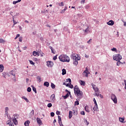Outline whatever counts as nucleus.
I'll return each mask as SVG.
<instances>
[{"label":"nucleus","instance_id":"nucleus-59","mask_svg":"<svg viewBox=\"0 0 126 126\" xmlns=\"http://www.w3.org/2000/svg\"><path fill=\"white\" fill-rule=\"evenodd\" d=\"M65 92H68L69 94H70V92L68 91L67 90H65Z\"/></svg>","mask_w":126,"mask_h":126},{"label":"nucleus","instance_id":"nucleus-42","mask_svg":"<svg viewBox=\"0 0 126 126\" xmlns=\"http://www.w3.org/2000/svg\"><path fill=\"white\" fill-rule=\"evenodd\" d=\"M13 22L14 23V25H15V24H17V22L14 20V18H13Z\"/></svg>","mask_w":126,"mask_h":126},{"label":"nucleus","instance_id":"nucleus-15","mask_svg":"<svg viewBox=\"0 0 126 126\" xmlns=\"http://www.w3.org/2000/svg\"><path fill=\"white\" fill-rule=\"evenodd\" d=\"M3 69H4V67L3 64H0V72H2L3 71Z\"/></svg>","mask_w":126,"mask_h":126},{"label":"nucleus","instance_id":"nucleus-20","mask_svg":"<svg viewBox=\"0 0 126 126\" xmlns=\"http://www.w3.org/2000/svg\"><path fill=\"white\" fill-rule=\"evenodd\" d=\"M32 55H33V56H34V57H36V56H39V53H37V52H36V51H33Z\"/></svg>","mask_w":126,"mask_h":126},{"label":"nucleus","instance_id":"nucleus-35","mask_svg":"<svg viewBox=\"0 0 126 126\" xmlns=\"http://www.w3.org/2000/svg\"><path fill=\"white\" fill-rule=\"evenodd\" d=\"M5 42V40H4V39H0V43H4Z\"/></svg>","mask_w":126,"mask_h":126},{"label":"nucleus","instance_id":"nucleus-33","mask_svg":"<svg viewBox=\"0 0 126 126\" xmlns=\"http://www.w3.org/2000/svg\"><path fill=\"white\" fill-rule=\"evenodd\" d=\"M37 81H38V82H41V77L40 76H37Z\"/></svg>","mask_w":126,"mask_h":126},{"label":"nucleus","instance_id":"nucleus-13","mask_svg":"<svg viewBox=\"0 0 126 126\" xmlns=\"http://www.w3.org/2000/svg\"><path fill=\"white\" fill-rule=\"evenodd\" d=\"M73 115L75 116L77 115L78 112H77V108H74L73 109Z\"/></svg>","mask_w":126,"mask_h":126},{"label":"nucleus","instance_id":"nucleus-1","mask_svg":"<svg viewBox=\"0 0 126 126\" xmlns=\"http://www.w3.org/2000/svg\"><path fill=\"white\" fill-rule=\"evenodd\" d=\"M74 92L75 93V95H76L77 97H78V100L80 101L79 99H81V98H82V96H83V92L80 91V89H79L77 86H75L74 87Z\"/></svg>","mask_w":126,"mask_h":126},{"label":"nucleus","instance_id":"nucleus-24","mask_svg":"<svg viewBox=\"0 0 126 126\" xmlns=\"http://www.w3.org/2000/svg\"><path fill=\"white\" fill-rule=\"evenodd\" d=\"M21 1V0H18L17 1H14L13 2V4H16V3H18V2H20Z\"/></svg>","mask_w":126,"mask_h":126},{"label":"nucleus","instance_id":"nucleus-26","mask_svg":"<svg viewBox=\"0 0 126 126\" xmlns=\"http://www.w3.org/2000/svg\"><path fill=\"white\" fill-rule=\"evenodd\" d=\"M50 49H51L52 53H53V54H56V50H55L54 49H53V47H50Z\"/></svg>","mask_w":126,"mask_h":126},{"label":"nucleus","instance_id":"nucleus-34","mask_svg":"<svg viewBox=\"0 0 126 126\" xmlns=\"http://www.w3.org/2000/svg\"><path fill=\"white\" fill-rule=\"evenodd\" d=\"M8 110V107L5 108V113L6 115H7L8 114V112H7V110Z\"/></svg>","mask_w":126,"mask_h":126},{"label":"nucleus","instance_id":"nucleus-50","mask_svg":"<svg viewBox=\"0 0 126 126\" xmlns=\"http://www.w3.org/2000/svg\"><path fill=\"white\" fill-rule=\"evenodd\" d=\"M95 96H96L97 97H99V96H100V94L98 93H95Z\"/></svg>","mask_w":126,"mask_h":126},{"label":"nucleus","instance_id":"nucleus-51","mask_svg":"<svg viewBox=\"0 0 126 126\" xmlns=\"http://www.w3.org/2000/svg\"><path fill=\"white\" fill-rule=\"evenodd\" d=\"M56 114L58 115V116H59V115H61V112H60V111H57L56 112Z\"/></svg>","mask_w":126,"mask_h":126},{"label":"nucleus","instance_id":"nucleus-14","mask_svg":"<svg viewBox=\"0 0 126 126\" xmlns=\"http://www.w3.org/2000/svg\"><path fill=\"white\" fill-rule=\"evenodd\" d=\"M79 83L81 85H82V86H85V81H83V80H80L79 81Z\"/></svg>","mask_w":126,"mask_h":126},{"label":"nucleus","instance_id":"nucleus-9","mask_svg":"<svg viewBox=\"0 0 126 126\" xmlns=\"http://www.w3.org/2000/svg\"><path fill=\"white\" fill-rule=\"evenodd\" d=\"M36 122L38 125L40 126H41V125H43V123H42V120H41V119L39 118H37L36 119Z\"/></svg>","mask_w":126,"mask_h":126},{"label":"nucleus","instance_id":"nucleus-25","mask_svg":"<svg viewBox=\"0 0 126 126\" xmlns=\"http://www.w3.org/2000/svg\"><path fill=\"white\" fill-rule=\"evenodd\" d=\"M69 96V94L68 93L66 94L65 95L63 96V99H66V98H68V97Z\"/></svg>","mask_w":126,"mask_h":126},{"label":"nucleus","instance_id":"nucleus-38","mask_svg":"<svg viewBox=\"0 0 126 126\" xmlns=\"http://www.w3.org/2000/svg\"><path fill=\"white\" fill-rule=\"evenodd\" d=\"M58 122H62V118L60 116H58Z\"/></svg>","mask_w":126,"mask_h":126},{"label":"nucleus","instance_id":"nucleus-17","mask_svg":"<svg viewBox=\"0 0 126 126\" xmlns=\"http://www.w3.org/2000/svg\"><path fill=\"white\" fill-rule=\"evenodd\" d=\"M85 110L87 113H90V110H89V107H88V106H86L85 107Z\"/></svg>","mask_w":126,"mask_h":126},{"label":"nucleus","instance_id":"nucleus-6","mask_svg":"<svg viewBox=\"0 0 126 126\" xmlns=\"http://www.w3.org/2000/svg\"><path fill=\"white\" fill-rule=\"evenodd\" d=\"M83 76H85L86 77H88V74H90V72L88 69V68L86 67L85 71H84L82 73Z\"/></svg>","mask_w":126,"mask_h":126},{"label":"nucleus","instance_id":"nucleus-2","mask_svg":"<svg viewBox=\"0 0 126 126\" xmlns=\"http://www.w3.org/2000/svg\"><path fill=\"white\" fill-rule=\"evenodd\" d=\"M59 60L62 63H69L70 62V58L66 55L62 54L59 56Z\"/></svg>","mask_w":126,"mask_h":126},{"label":"nucleus","instance_id":"nucleus-36","mask_svg":"<svg viewBox=\"0 0 126 126\" xmlns=\"http://www.w3.org/2000/svg\"><path fill=\"white\" fill-rule=\"evenodd\" d=\"M32 90L34 92H35V93H37V90H36V88L33 87Z\"/></svg>","mask_w":126,"mask_h":126},{"label":"nucleus","instance_id":"nucleus-47","mask_svg":"<svg viewBox=\"0 0 126 126\" xmlns=\"http://www.w3.org/2000/svg\"><path fill=\"white\" fill-rule=\"evenodd\" d=\"M27 91L28 92H31V88L30 87L28 88Z\"/></svg>","mask_w":126,"mask_h":126},{"label":"nucleus","instance_id":"nucleus-18","mask_svg":"<svg viewBox=\"0 0 126 126\" xmlns=\"http://www.w3.org/2000/svg\"><path fill=\"white\" fill-rule=\"evenodd\" d=\"M29 124H30V121H29V120L26 121L24 123V125L25 126H29Z\"/></svg>","mask_w":126,"mask_h":126},{"label":"nucleus","instance_id":"nucleus-7","mask_svg":"<svg viewBox=\"0 0 126 126\" xmlns=\"http://www.w3.org/2000/svg\"><path fill=\"white\" fill-rule=\"evenodd\" d=\"M111 97L114 103H115V104L117 103L118 101L117 100V97H116V95L114 94H111Z\"/></svg>","mask_w":126,"mask_h":126},{"label":"nucleus","instance_id":"nucleus-22","mask_svg":"<svg viewBox=\"0 0 126 126\" xmlns=\"http://www.w3.org/2000/svg\"><path fill=\"white\" fill-rule=\"evenodd\" d=\"M64 74H66V70H65V69H63L62 75H64Z\"/></svg>","mask_w":126,"mask_h":126},{"label":"nucleus","instance_id":"nucleus-62","mask_svg":"<svg viewBox=\"0 0 126 126\" xmlns=\"http://www.w3.org/2000/svg\"><path fill=\"white\" fill-rule=\"evenodd\" d=\"M20 36V34H17L16 35V37H17L18 38V37H19Z\"/></svg>","mask_w":126,"mask_h":126},{"label":"nucleus","instance_id":"nucleus-61","mask_svg":"<svg viewBox=\"0 0 126 126\" xmlns=\"http://www.w3.org/2000/svg\"><path fill=\"white\" fill-rule=\"evenodd\" d=\"M46 27H49V28H51V26H50L49 25H47Z\"/></svg>","mask_w":126,"mask_h":126},{"label":"nucleus","instance_id":"nucleus-32","mask_svg":"<svg viewBox=\"0 0 126 126\" xmlns=\"http://www.w3.org/2000/svg\"><path fill=\"white\" fill-rule=\"evenodd\" d=\"M92 86H93V88L94 90L95 89V88H97V87H96V85H94L93 83H91Z\"/></svg>","mask_w":126,"mask_h":126},{"label":"nucleus","instance_id":"nucleus-3","mask_svg":"<svg viewBox=\"0 0 126 126\" xmlns=\"http://www.w3.org/2000/svg\"><path fill=\"white\" fill-rule=\"evenodd\" d=\"M71 58L73 59V64L74 65H77L78 64V62L77 61H80V57H78L77 54L73 53L71 55Z\"/></svg>","mask_w":126,"mask_h":126},{"label":"nucleus","instance_id":"nucleus-58","mask_svg":"<svg viewBox=\"0 0 126 126\" xmlns=\"http://www.w3.org/2000/svg\"><path fill=\"white\" fill-rule=\"evenodd\" d=\"M67 9V7H65L64 9L63 10V11H65Z\"/></svg>","mask_w":126,"mask_h":126},{"label":"nucleus","instance_id":"nucleus-44","mask_svg":"<svg viewBox=\"0 0 126 126\" xmlns=\"http://www.w3.org/2000/svg\"><path fill=\"white\" fill-rule=\"evenodd\" d=\"M93 101L94 102V104L95 105H97V102L96 101V99H95V98H94Z\"/></svg>","mask_w":126,"mask_h":126},{"label":"nucleus","instance_id":"nucleus-48","mask_svg":"<svg viewBox=\"0 0 126 126\" xmlns=\"http://www.w3.org/2000/svg\"><path fill=\"white\" fill-rule=\"evenodd\" d=\"M95 92H98L99 91V89L98 88H96L94 89Z\"/></svg>","mask_w":126,"mask_h":126},{"label":"nucleus","instance_id":"nucleus-60","mask_svg":"<svg viewBox=\"0 0 126 126\" xmlns=\"http://www.w3.org/2000/svg\"><path fill=\"white\" fill-rule=\"evenodd\" d=\"M124 82H125V89H126V80H124Z\"/></svg>","mask_w":126,"mask_h":126},{"label":"nucleus","instance_id":"nucleus-56","mask_svg":"<svg viewBox=\"0 0 126 126\" xmlns=\"http://www.w3.org/2000/svg\"><path fill=\"white\" fill-rule=\"evenodd\" d=\"M56 60H57V56H54V57L53 58L54 61H56Z\"/></svg>","mask_w":126,"mask_h":126},{"label":"nucleus","instance_id":"nucleus-46","mask_svg":"<svg viewBox=\"0 0 126 126\" xmlns=\"http://www.w3.org/2000/svg\"><path fill=\"white\" fill-rule=\"evenodd\" d=\"M111 51H112L113 52H117V49L115 48H113L111 49Z\"/></svg>","mask_w":126,"mask_h":126},{"label":"nucleus","instance_id":"nucleus-28","mask_svg":"<svg viewBox=\"0 0 126 126\" xmlns=\"http://www.w3.org/2000/svg\"><path fill=\"white\" fill-rule=\"evenodd\" d=\"M78 105H79V101L77 100V101H75L74 105L75 106H78Z\"/></svg>","mask_w":126,"mask_h":126},{"label":"nucleus","instance_id":"nucleus-64","mask_svg":"<svg viewBox=\"0 0 126 126\" xmlns=\"http://www.w3.org/2000/svg\"><path fill=\"white\" fill-rule=\"evenodd\" d=\"M124 26H126V22H124Z\"/></svg>","mask_w":126,"mask_h":126},{"label":"nucleus","instance_id":"nucleus-31","mask_svg":"<svg viewBox=\"0 0 126 126\" xmlns=\"http://www.w3.org/2000/svg\"><path fill=\"white\" fill-rule=\"evenodd\" d=\"M120 64H123V63L120 61H118L117 63V65L120 66Z\"/></svg>","mask_w":126,"mask_h":126},{"label":"nucleus","instance_id":"nucleus-52","mask_svg":"<svg viewBox=\"0 0 126 126\" xmlns=\"http://www.w3.org/2000/svg\"><path fill=\"white\" fill-rule=\"evenodd\" d=\"M51 117H55V113L51 112Z\"/></svg>","mask_w":126,"mask_h":126},{"label":"nucleus","instance_id":"nucleus-49","mask_svg":"<svg viewBox=\"0 0 126 126\" xmlns=\"http://www.w3.org/2000/svg\"><path fill=\"white\" fill-rule=\"evenodd\" d=\"M59 124L60 125V126H63V123L61 122H59Z\"/></svg>","mask_w":126,"mask_h":126},{"label":"nucleus","instance_id":"nucleus-27","mask_svg":"<svg viewBox=\"0 0 126 126\" xmlns=\"http://www.w3.org/2000/svg\"><path fill=\"white\" fill-rule=\"evenodd\" d=\"M51 87L52 89H55L56 88V85H55V84H54L53 83H51Z\"/></svg>","mask_w":126,"mask_h":126},{"label":"nucleus","instance_id":"nucleus-63","mask_svg":"<svg viewBox=\"0 0 126 126\" xmlns=\"http://www.w3.org/2000/svg\"><path fill=\"white\" fill-rule=\"evenodd\" d=\"M81 2H83V3H84V2H85V0H82Z\"/></svg>","mask_w":126,"mask_h":126},{"label":"nucleus","instance_id":"nucleus-10","mask_svg":"<svg viewBox=\"0 0 126 126\" xmlns=\"http://www.w3.org/2000/svg\"><path fill=\"white\" fill-rule=\"evenodd\" d=\"M108 25H110L111 26H113L114 24H115V22L113 20H110L107 23Z\"/></svg>","mask_w":126,"mask_h":126},{"label":"nucleus","instance_id":"nucleus-5","mask_svg":"<svg viewBox=\"0 0 126 126\" xmlns=\"http://www.w3.org/2000/svg\"><path fill=\"white\" fill-rule=\"evenodd\" d=\"M122 59H123V58L120 54H117L115 56H113V59L116 61V62H118V61H121Z\"/></svg>","mask_w":126,"mask_h":126},{"label":"nucleus","instance_id":"nucleus-37","mask_svg":"<svg viewBox=\"0 0 126 126\" xmlns=\"http://www.w3.org/2000/svg\"><path fill=\"white\" fill-rule=\"evenodd\" d=\"M64 5V4H63V2H61L60 3H59V6H63Z\"/></svg>","mask_w":126,"mask_h":126},{"label":"nucleus","instance_id":"nucleus-29","mask_svg":"<svg viewBox=\"0 0 126 126\" xmlns=\"http://www.w3.org/2000/svg\"><path fill=\"white\" fill-rule=\"evenodd\" d=\"M119 121L121 123H123L124 121H125V118H119Z\"/></svg>","mask_w":126,"mask_h":126},{"label":"nucleus","instance_id":"nucleus-55","mask_svg":"<svg viewBox=\"0 0 126 126\" xmlns=\"http://www.w3.org/2000/svg\"><path fill=\"white\" fill-rule=\"evenodd\" d=\"M91 41H92V39H90L89 41H88L87 43L88 44H91Z\"/></svg>","mask_w":126,"mask_h":126},{"label":"nucleus","instance_id":"nucleus-23","mask_svg":"<svg viewBox=\"0 0 126 126\" xmlns=\"http://www.w3.org/2000/svg\"><path fill=\"white\" fill-rule=\"evenodd\" d=\"M72 117V112L69 111V119H71Z\"/></svg>","mask_w":126,"mask_h":126},{"label":"nucleus","instance_id":"nucleus-45","mask_svg":"<svg viewBox=\"0 0 126 126\" xmlns=\"http://www.w3.org/2000/svg\"><path fill=\"white\" fill-rule=\"evenodd\" d=\"M13 116H14V120H16V119H18V117H17V115H13Z\"/></svg>","mask_w":126,"mask_h":126},{"label":"nucleus","instance_id":"nucleus-41","mask_svg":"<svg viewBox=\"0 0 126 126\" xmlns=\"http://www.w3.org/2000/svg\"><path fill=\"white\" fill-rule=\"evenodd\" d=\"M85 123L87 126H88L89 125V122L87 121V120H85Z\"/></svg>","mask_w":126,"mask_h":126},{"label":"nucleus","instance_id":"nucleus-21","mask_svg":"<svg viewBox=\"0 0 126 126\" xmlns=\"http://www.w3.org/2000/svg\"><path fill=\"white\" fill-rule=\"evenodd\" d=\"M44 86H46V87H49V86H50V84L48 82H45L44 83Z\"/></svg>","mask_w":126,"mask_h":126},{"label":"nucleus","instance_id":"nucleus-8","mask_svg":"<svg viewBox=\"0 0 126 126\" xmlns=\"http://www.w3.org/2000/svg\"><path fill=\"white\" fill-rule=\"evenodd\" d=\"M47 65L48 67H52V66L54 65V63H53L52 61H47Z\"/></svg>","mask_w":126,"mask_h":126},{"label":"nucleus","instance_id":"nucleus-53","mask_svg":"<svg viewBox=\"0 0 126 126\" xmlns=\"http://www.w3.org/2000/svg\"><path fill=\"white\" fill-rule=\"evenodd\" d=\"M22 37H20L19 38V42H22Z\"/></svg>","mask_w":126,"mask_h":126},{"label":"nucleus","instance_id":"nucleus-39","mask_svg":"<svg viewBox=\"0 0 126 126\" xmlns=\"http://www.w3.org/2000/svg\"><path fill=\"white\" fill-rule=\"evenodd\" d=\"M52 106H53V105L51 103H48L47 105V107H48V108H51V107H52Z\"/></svg>","mask_w":126,"mask_h":126},{"label":"nucleus","instance_id":"nucleus-19","mask_svg":"<svg viewBox=\"0 0 126 126\" xmlns=\"http://www.w3.org/2000/svg\"><path fill=\"white\" fill-rule=\"evenodd\" d=\"M12 121L15 126L18 124V122H17V120L16 119H13Z\"/></svg>","mask_w":126,"mask_h":126},{"label":"nucleus","instance_id":"nucleus-57","mask_svg":"<svg viewBox=\"0 0 126 126\" xmlns=\"http://www.w3.org/2000/svg\"><path fill=\"white\" fill-rule=\"evenodd\" d=\"M55 123H57V120L56 119H54V120L53 121V124H54V126H55Z\"/></svg>","mask_w":126,"mask_h":126},{"label":"nucleus","instance_id":"nucleus-30","mask_svg":"<svg viewBox=\"0 0 126 126\" xmlns=\"http://www.w3.org/2000/svg\"><path fill=\"white\" fill-rule=\"evenodd\" d=\"M10 73L13 76H15V73H14V71H13V70L11 71Z\"/></svg>","mask_w":126,"mask_h":126},{"label":"nucleus","instance_id":"nucleus-12","mask_svg":"<svg viewBox=\"0 0 126 126\" xmlns=\"http://www.w3.org/2000/svg\"><path fill=\"white\" fill-rule=\"evenodd\" d=\"M86 29L85 30H83V31L85 34L88 33V32H89V27L88 26H86Z\"/></svg>","mask_w":126,"mask_h":126},{"label":"nucleus","instance_id":"nucleus-40","mask_svg":"<svg viewBox=\"0 0 126 126\" xmlns=\"http://www.w3.org/2000/svg\"><path fill=\"white\" fill-rule=\"evenodd\" d=\"M30 63H31V64H32L33 65H34V64H35V63L34 62H33V61L30 60Z\"/></svg>","mask_w":126,"mask_h":126},{"label":"nucleus","instance_id":"nucleus-16","mask_svg":"<svg viewBox=\"0 0 126 126\" xmlns=\"http://www.w3.org/2000/svg\"><path fill=\"white\" fill-rule=\"evenodd\" d=\"M93 110H94V113L95 111H98V105L97 104H95L94 107L93 108Z\"/></svg>","mask_w":126,"mask_h":126},{"label":"nucleus","instance_id":"nucleus-4","mask_svg":"<svg viewBox=\"0 0 126 126\" xmlns=\"http://www.w3.org/2000/svg\"><path fill=\"white\" fill-rule=\"evenodd\" d=\"M66 82H68V83H67L66 85V87H69V88H71V89H72V88H73V85L71 84V79H70V78H68L66 80Z\"/></svg>","mask_w":126,"mask_h":126},{"label":"nucleus","instance_id":"nucleus-54","mask_svg":"<svg viewBox=\"0 0 126 126\" xmlns=\"http://www.w3.org/2000/svg\"><path fill=\"white\" fill-rule=\"evenodd\" d=\"M8 125H9L10 126H14V125L13 123H8Z\"/></svg>","mask_w":126,"mask_h":126},{"label":"nucleus","instance_id":"nucleus-43","mask_svg":"<svg viewBox=\"0 0 126 126\" xmlns=\"http://www.w3.org/2000/svg\"><path fill=\"white\" fill-rule=\"evenodd\" d=\"M81 115H82V116H85V112H84V111H81Z\"/></svg>","mask_w":126,"mask_h":126},{"label":"nucleus","instance_id":"nucleus-11","mask_svg":"<svg viewBox=\"0 0 126 126\" xmlns=\"http://www.w3.org/2000/svg\"><path fill=\"white\" fill-rule=\"evenodd\" d=\"M50 98L51 99V100H52L53 102H55V101H56V95H55V94H52L50 96Z\"/></svg>","mask_w":126,"mask_h":126}]
</instances>
